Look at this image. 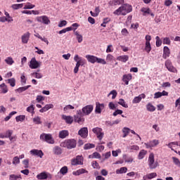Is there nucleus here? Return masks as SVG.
Segmentation results:
<instances>
[{"mask_svg": "<svg viewBox=\"0 0 180 180\" xmlns=\"http://www.w3.org/2000/svg\"><path fill=\"white\" fill-rule=\"evenodd\" d=\"M73 175L79 176L82 175V174H88V172L85 169H79L77 170L76 172H72Z\"/></svg>", "mask_w": 180, "mask_h": 180, "instance_id": "33", "label": "nucleus"}, {"mask_svg": "<svg viewBox=\"0 0 180 180\" xmlns=\"http://www.w3.org/2000/svg\"><path fill=\"white\" fill-rule=\"evenodd\" d=\"M92 131L94 134H96L97 139L98 140H102L103 139V136H105V133H103V129L101 127H95L92 129Z\"/></svg>", "mask_w": 180, "mask_h": 180, "instance_id": "5", "label": "nucleus"}, {"mask_svg": "<svg viewBox=\"0 0 180 180\" xmlns=\"http://www.w3.org/2000/svg\"><path fill=\"white\" fill-rule=\"evenodd\" d=\"M118 61H121L122 63H127L129 61V56L127 55H122L120 56L117 58Z\"/></svg>", "mask_w": 180, "mask_h": 180, "instance_id": "29", "label": "nucleus"}, {"mask_svg": "<svg viewBox=\"0 0 180 180\" xmlns=\"http://www.w3.org/2000/svg\"><path fill=\"white\" fill-rule=\"evenodd\" d=\"M68 174V167L67 166L63 167L60 171L55 176L56 179H61L64 175H67Z\"/></svg>", "mask_w": 180, "mask_h": 180, "instance_id": "7", "label": "nucleus"}, {"mask_svg": "<svg viewBox=\"0 0 180 180\" xmlns=\"http://www.w3.org/2000/svg\"><path fill=\"white\" fill-rule=\"evenodd\" d=\"M165 67L170 72H176V69L172 66V63L169 60H167L165 63Z\"/></svg>", "mask_w": 180, "mask_h": 180, "instance_id": "14", "label": "nucleus"}, {"mask_svg": "<svg viewBox=\"0 0 180 180\" xmlns=\"http://www.w3.org/2000/svg\"><path fill=\"white\" fill-rule=\"evenodd\" d=\"M112 157H117L119 154H122V150L117 149L112 151Z\"/></svg>", "mask_w": 180, "mask_h": 180, "instance_id": "55", "label": "nucleus"}, {"mask_svg": "<svg viewBox=\"0 0 180 180\" xmlns=\"http://www.w3.org/2000/svg\"><path fill=\"white\" fill-rule=\"evenodd\" d=\"M11 8L14 9V11H16L18 9H20L23 8V4H13L11 6Z\"/></svg>", "mask_w": 180, "mask_h": 180, "instance_id": "48", "label": "nucleus"}, {"mask_svg": "<svg viewBox=\"0 0 180 180\" xmlns=\"http://www.w3.org/2000/svg\"><path fill=\"white\" fill-rule=\"evenodd\" d=\"M62 119L67 124H72V122H74V117L70 115H62Z\"/></svg>", "mask_w": 180, "mask_h": 180, "instance_id": "18", "label": "nucleus"}, {"mask_svg": "<svg viewBox=\"0 0 180 180\" xmlns=\"http://www.w3.org/2000/svg\"><path fill=\"white\" fill-rule=\"evenodd\" d=\"M85 58L89 63H91V64H95L98 60V57L94 55H86Z\"/></svg>", "mask_w": 180, "mask_h": 180, "instance_id": "20", "label": "nucleus"}, {"mask_svg": "<svg viewBox=\"0 0 180 180\" xmlns=\"http://www.w3.org/2000/svg\"><path fill=\"white\" fill-rule=\"evenodd\" d=\"M110 95H112V99H115L116 96H117V91H116V90H112L108 94V96H110Z\"/></svg>", "mask_w": 180, "mask_h": 180, "instance_id": "56", "label": "nucleus"}, {"mask_svg": "<svg viewBox=\"0 0 180 180\" xmlns=\"http://www.w3.org/2000/svg\"><path fill=\"white\" fill-rule=\"evenodd\" d=\"M32 77H34V78H37V79H40L43 78V75L41 73L39 72H33L31 74Z\"/></svg>", "mask_w": 180, "mask_h": 180, "instance_id": "49", "label": "nucleus"}, {"mask_svg": "<svg viewBox=\"0 0 180 180\" xmlns=\"http://www.w3.org/2000/svg\"><path fill=\"white\" fill-rule=\"evenodd\" d=\"M70 135V132L68 130H62L59 131L58 137L59 139H65L66 137H68Z\"/></svg>", "mask_w": 180, "mask_h": 180, "instance_id": "27", "label": "nucleus"}, {"mask_svg": "<svg viewBox=\"0 0 180 180\" xmlns=\"http://www.w3.org/2000/svg\"><path fill=\"white\" fill-rule=\"evenodd\" d=\"M36 20L39 23H43V25H50L51 23V21L46 15L38 16L36 18Z\"/></svg>", "mask_w": 180, "mask_h": 180, "instance_id": "10", "label": "nucleus"}, {"mask_svg": "<svg viewBox=\"0 0 180 180\" xmlns=\"http://www.w3.org/2000/svg\"><path fill=\"white\" fill-rule=\"evenodd\" d=\"M30 86H31L30 85H27V86H25L22 87H19L15 91L17 92H18L19 94H22V92H25V91H27V89H29V88H30Z\"/></svg>", "mask_w": 180, "mask_h": 180, "instance_id": "36", "label": "nucleus"}, {"mask_svg": "<svg viewBox=\"0 0 180 180\" xmlns=\"http://www.w3.org/2000/svg\"><path fill=\"white\" fill-rule=\"evenodd\" d=\"M170 55H171V51L169 50V48H168V46H164L162 58L165 60H167V58H168V57H169Z\"/></svg>", "mask_w": 180, "mask_h": 180, "instance_id": "22", "label": "nucleus"}, {"mask_svg": "<svg viewBox=\"0 0 180 180\" xmlns=\"http://www.w3.org/2000/svg\"><path fill=\"white\" fill-rule=\"evenodd\" d=\"M141 99H146V94H141L138 96H136L132 100V103H140L141 102Z\"/></svg>", "mask_w": 180, "mask_h": 180, "instance_id": "19", "label": "nucleus"}, {"mask_svg": "<svg viewBox=\"0 0 180 180\" xmlns=\"http://www.w3.org/2000/svg\"><path fill=\"white\" fill-rule=\"evenodd\" d=\"M29 39H30V33L29 32H25L21 37L22 43L23 44H27Z\"/></svg>", "mask_w": 180, "mask_h": 180, "instance_id": "17", "label": "nucleus"}, {"mask_svg": "<svg viewBox=\"0 0 180 180\" xmlns=\"http://www.w3.org/2000/svg\"><path fill=\"white\" fill-rule=\"evenodd\" d=\"M133 78V76L131 74H127V75H124L122 76V81L124 82L125 85H129V82L131 81V79Z\"/></svg>", "mask_w": 180, "mask_h": 180, "instance_id": "25", "label": "nucleus"}, {"mask_svg": "<svg viewBox=\"0 0 180 180\" xmlns=\"http://www.w3.org/2000/svg\"><path fill=\"white\" fill-rule=\"evenodd\" d=\"M156 40V47H161V45L162 44V41L160 38V37L157 36L155 37Z\"/></svg>", "mask_w": 180, "mask_h": 180, "instance_id": "51", "label": "nucleus"}, {"mask_svg": "<svg viewBox=\"0 0 180 180\" xmlns=\"http://www.w3.org/2000/svg\"><path fill=\"white\" fill-rule=\"evenodd\" d=\"M31 155H36L37 157H39V158H43V151L41 150L33 149L30 151Z\"/></svg>", "mask_w": 180, "mask_h": 180, "instance_id": "15", "label": "nucleus"}, {"mask_svg": "<svg viewBox=\"0 0 180 180\" xmlns=\"http://www.w3.org/2000/svg\"><path fill=\"white\" fill-rule=\"evenodd\" d=\"M26 76H25V74H22L20 76V82L22 85H25L26 84Z\"/></svg>", "mask_w": 180, "mask_h": 180, "instance_id": "54", "label": "nucleus"}, {"mask_svg": "<svg viewBox=\"0 0 180 180\" xmlns=\"http://www.w3.org/2000/svg\"><path fill=\"white\" fill-rule=\"evenodd\" d=\"M146 110L148 112H155V106L153 105L151 103H148L146 105Z\"/></svg>", "mask_w": 180, "mask_h": 180, "instance_id": "35", "label": "nucleus"}, {"mask_svg": "<svg viewBox=\"0 0 180 180\" xmlns=\"http://www.w3.org/2000/svg\"><path fill=\"white\" fill-rule=\"evenodd\" d=\"M8 91V86L5 83L0 84V94H7Z\"/></svg>", "mask_w": 180, "mask_h": 180, "instance_id": "31", "label": "nucleus"}, {"mask_svg": "<svg viewBox=\"0 0 180 180\" xmlns=\"http://www.w3.org/2000/svg\"><path fill=\"white\" fill-rule=\"evenodd\" d=\"M175 106L176 108H177L178 110H180V97L177 100H176Z\"/></svg>", "mask_w": 180, "mask_h": 180, "instance_id": "64", "label": "nucleus"}, {"mask_svg": "<svg viewBox=\"0 0 180 180\" xmlns=\"http://www.w3.org/2000/svg\"><path fill=\"white\" fill-rule=\"evenodd\" d=\"M71 165H84V157L82 155H77L76 158L72 159Z\"/></svg>", "mask_w": 180, "mask_h": 180, "instance_id": "8", "label": "nucleus"}, {"mask_svg": "<svg viewBox=\"0 0 180 180\" xmlns=\"http://www.w3.org/2000/svg\"><path fill=\"white\" fill-rule=\"evenodd\" d=\"M96 63H98V64H103V65H106V60H105V59H102V58H98V57H97Z\"/></svg>", "mask_w": 180, "mask_h": 180, "instance_id": "61", "label": "nucleus"}, {"mask_svg": "<svg viewBox=\"0 0 180 180\" xmlns=\"http://www.w3.org/2000/svg\"><path fill=\"white\" fill-rule=\"evenodd\" d=\"M40 140L41 141H45L46 143H48V144H54V138H53V135L51 134H46L43 133L39 136Z\"/></svg>", "mask_w": 180, "mask_h": 180, "instance_id": "3", "label": "nucleus"}, {"mask_svg": "<svg viewBox=\"0 0 180 180\" xmlns=\"http://www.w3.org/2000/svg\"><path fill=\"white\" fill-rule=\"evenodd\" d=\"M37 179H40V180H44V179H51V178H53V176L50 173L44 172L39 174L37 176Z\"/></svg>", "mask_w": 180, "mask_h": 180, "instance_id": "11", "label": "nucleus"}, {"mask_svg": "<svg viewBox=\"0 0 180 180\" xmlns=\"http://www.w3.org/2000/svg\"><path fill=\"white\" fill-rule=\"evenodd\" d=\"M92 110H94V105H86L82 108V112L84 116H88V115H91V113H92Z\"/></svg>", "mask_w": 180, "mask_h": 180, "instance_id": "13", "label": "nucleus"}, {"mask_svg": "<svg viewBox=\"0 0 180 180\" xmlns=\"http://www.w3.org/2000/svg\"><path fill=\"white\" fill-rule=\"evenodd\" d=\"M126 172H127V167H124L116 170V174H126Z\"/></svg>", "mask_w": 180, "mask_h": 180, "instance_id": "46", "label": "nucleus"}, {"mask_svg": "<svg viewBox=\"0 0 180 180\" xmlns=\"http://www.w3.org/2000/svg\"><path fill=\"white\" fill-rule=\"evenodd\" d=\"M148 164L150 169H155L158 167V162H155V159H154V153H150L149 154Z\"/></svg>", "mask_w": 180, "mask_h": 180, "instance_id": "4", "label": "nucleus"}, {"mask_svg": "<svg viewBox=\"0 0 180 180\" xmlns=\"http://www.w3.org/2000/svg\"><path fill=\"white\" fill-rule=\"evenodd\" d=\"M34 37H37V39H39L41 41H44V43H46V44L49 45V39L44 37H41L40 34L36 33L34 34Z\"/></svg>", "mask_w": 180, "mask_h": 180, "instance_id": "28", "label": "nucleus"}, {"mask_svg": "<svg viewBox=\"0 0 180 180\" xmlns=\"http://www.w3.org/2000/svg\"><path fill=\"white\" fill-rule=\"evenodd\" d=\"M79 136H81L82 139H86L88 137V128L83 127L78 131Z\"/></svg>", "mask_w": 180, "mask_h": 180, "instance_id": "16", "label": "nucleus"}, {"mask_svg": "<svg viewBox=\"0 0 180 180\" xmlns=\"http://www.w3.org/2000/svg\"><path fill=\"white\" fill-rule=\"evenodd\" d=\"M53 151L56 155H61V154H63V149L59 146H55Z\"/></svg>", "mask_w": 180, "mask_h": 180, "instance_id": "30", "label": "nucleus"}, {"mask_svg": "<svg viewBox=\"0 0 180 180\" xmlns=\"http://www.w3.org/2000/svg\"><path fill=\"white\" fill-rule=\"evenodd\" d=\"M141 12L143 13V16H146V13L150 14V12H151V11L150 10L149 8L143 7L141 9Z\"/></svg>", "mask_w": 180, "mask_h": 180, "instance_id": "52", "label": "nucleus"}, {"mask_svg": "<svg viewBox=\"0 0 180 180\" xmlns=\"http://www.w3.org/2000/svg\"><path fill=\"white\" fill-rule=\"evenodd\" d=\"M122 4L121 0H112L110 1V4L112 6H116L117 5H120Z\"/></svg>", "mask_w": 180, "mask_h": 180, "instance_id": "50", "label": "nucleus"}, {"mask_svg": "<svg viewBox=\"0 0 180 180\" xmlns=\"http://www.w3.org/2000/svg\"><path fill=\"white\" fill-rule=\"evenodd\" d=\"M5 63H7L8 65H13L15 63V60H13V58L11 56L7 57L4 60Z\"/></svg>", "mask_w": 180, "mask_h": 180, "instance_id": "37", "label": "nucleus"}, {"mask_svg": "<svg viewBox=\"0 0 180 180\" xmlns=\"http://www.w3.org/2000/svg\"><path fill=\"white\" fill-rule=\"evenodd\" d=\"M146 155H147V150L144 149L141 150L138 155V160H143Z\"/></svg>", "mask_w": 180, "mask_h": 180, "instance_id": "32", "label": "nucleus"}, {"mask_svg": "<svg viewBox=\"0 0 180 180\" xmlns=\"http://www.w3.org/2000/svg\"><path fill=\"white\" fill-rule=\"evenodd\" d=\"M73 109H75V108L72 105H67L65 107L63 108V110L64 112H65V113H68L70 110H73Z\"/></svg>", "mask_w": 180, "mask_h": 180, "instance_id": "41", "label": "nucleus"}, {"mask_svg": "<svg viewBox=\"0 0 180 180\" xmlns=\"http://www.w3.org/2000/svg\"><path fill=\"white\" fill-rule=\"evenodd\" d=\"M172 160H173L174 164H175L176 165V167L180 168V161H179V159H178V158H176L175 157H173Z\"/></svg>", "mask_w": 180, "mask_h": 180, "instance_id": "59", "label": "nucleus"}, {"mask_svg": "<svg viewBox=\"0 0 180 180\" xmlns=\"http://www.w3.org/2000/svg\"><path fill=\"white\" fill-rule=\"evenodd\" d=\"M118 105H120L123 108H129V105L127 103H126V101H124V99L120 98L118 101Z\"/></svg>", "mask_w": 180, "mask_h": 180, "instance_id": "45", "label": "nucleus"}, {"mask_svg": "<svg viewBox=\"0 0 180 180\" xmlns=\"http://www.w3.org/2000/svg\"><path fill=\"white\" fill-rule=\"evenodd\" d=\"M103 109H105V104L101 103H96V109H95L96 113H101Z\"/></svg>", "mask_w": 180, "mask_h": 180, "instance_id": "23", "label": "nucleus"}, {"mask_svg": "<svg viewBox=\"0 0 180 180\" xmlns=\"http://www.w3.org/2000/svg\"><path fill=\"white\" fill-rule=\"evenodd\" d=\"M74 61H75L76 65L73 70L75 74H78V71H79V67H83L86 64V60L84 59L82 57H80L78 54H76L74 57Z\"/></svg>", "mask_w": 180, "mask_h": 180, "instance_id": "1", "label": "nucleus"}, {"mask_svg": "<svg viewBox=\"0 0 180 180\" xmlns=\"http://www.w3.org/2000/svg\"><path fill=\"white\" fill-rule=\"evenodd\" d=\"M160 144V141L158 139H153L150 141L148 143H145L144 145L146 146V148H153L154 147H157Z\"/></svg>", "mask_w": 180, "mask_h": 180, "instance_id": "12", "label": "nucleus"}, {"mask_svg": "<svg viewBox=\"0 0 180 180\" xmlns=\"http://www.w3.org/2000/svg\"><path fill=\"white\" fill-rule=\"evenodd\" d=\"M8 84H10L11 86H15L16 85V81L15 80L14 78L8 79Z\"/></svg>", "mask_w": 180, "mask_h": 180, "instance_id": "62", "label": "nucleus"}, {"mask_svg": "<svg viewBox=\"0 0 180 180\" xmlns=\"http://www.w3.org/2000/svg\"><path fill=\"white\" fill-rule=\"evenodd\" d=\"M18 179H22V176L20 175L11 174L9 176V180H18Z\"/></svg>", "mask_w": 180, "mask_h": 180, "instance_id": "43", "label": "nucleus"}, {"mask_svg": "<svg viewBox=\"0 0 180 180\" xmlns=\"http://www.w3.org/2000/svg\"><path fill=\"white\" fill-rule=\"evenodd\" d=\"M91 148H95V144L86 143L84 146V150H91Z\"/></svg>", "mask_w": 180, "mask_h": 180, "instance_id": "47", "label": "nucleus"}, {"mask_svg": "<svg viewBox=\"0 0 180 180\" xmlns=\"http://www.w3.org/2000/svg\"><path fill=\"white\" fill-rule=\"evenodd\" d=\"M145 40H146V43H145V48H144V51H146V53H150V51H151V44L150 43V41H151V37L150 35H146L145 37Z\"/></svg>", "mask_w": 180, "mask_h": 180, "instance_id": "9", "label": "nucleus"}, {"mask_svg": "<svg viewBox=\"0 0 180 180\" xmlns=\"http://www.w3.org/2000/svg\"><path fill=\"white\" fill-rule=\"evenodd\" d=\"M54 108V105L53 104H46L44 107L39 110L40 113H44V112H47V110H50V109H53Z\"/></svg>", "mask_w": 180, "mask_h": 180, "instance_id": "26", "label": "nucleus"}, {"mask_svg": "<svg viewBox=\"0 0 180 180\" xmlns=\"http://www.w3.org/2000/svg\"><path fill=\"white\" fill-rule=\"evenodd\" d=\"M36 6L34 4H32L30 3H27V4L25 5L24 9H33Z\"/></svg>", "mask_w": 180, "mask_h": 180, "instance_id": "57", "label": "nucleus"}, {"mask_svg": "<svg viewBox=\"0 0 180 180\" xmlns=\"http://www.w3.org/2000/svg\"><path fill=\"white\" fill-rule=\"evenodd\" d=\"M32 122L33 123H34V124H41V117L37 116V117H34L32 119Z\"/></svg>", "mask_w": 180, "mask_h": 180, "instance_id": "40", "label": "nucleus"}, {"mask_svg": "<svg viewBox=\"0 0 180 180\" xmlns=\"http://www.w3.org/2000/svg\"><path fill=\"white\" fill-rule=\"evenodd\" d=\"M113 15H115V16H120V15H122V16H126L125 14H124V8H123V6H121L117 10H115L113 12Z\"/></svg>", "mask_w": 180, "mask_h": 180, "instance_id": "21", "label": "nucleus"}, {"mask_svg": "<svg viewBox=\"0 0 180 180\" xmlns=\"http://www.w3.org/2000/svg\"><path fill=\"white\" fill-rule=\"evenodd\" d=\"M4 15H6V18L8 23H11V22H13V18L11 16V15H9V13H8V11H5Z\"/></svg>", "mask_w": 180, "mask_h": 180, "instance_id": "42", "label": "nucleus"}, {"mask_svg": "<svg viewBox=\"0 0 180 180\" xmlns=\"http://www.w3.org/2000/svg\"><path fill=\"white\" fill-rule=\"evenodd\" d=\"M84 121L85 120L84 118L78 117V115H75V122H76V123H79V124H82Z\"/></svg>", "mask_w": 180, "mask_h": 180, "instance_id": "38", "label": "nucleus"}, {"mask_svg": "<svg viewBox=\"0 0 180 180\" xmlns=\"http://www.w3.org/2000/svg\"><path fill=\"white\" fill-rule=\"evenodd\" d=\"M27 112H28V113H34V105H31L29 107H27Z\"/></svg>", "mask_w": 180, "mask_h": 180, "instance_id": "58", "label": "nucleus"}, {"mask_svg": "<svg viewBox=\"0 0 180 180\" xmlns=\"http://www.w3.org/2000/svg\"><path fill=\"white\" fill-rule=\"evenodd\" d=\"M60 147L68 148V150H72L77 147V140L74 139H66L60 143Z\"/></svg>", "mask_w": 180, "mask_h": 180, "instance_id": "2", "label": "nucleus"}, {"mask_svg": "<svg viewBox=\"0 0 180 180\" xmlns=\"http://www.w3.org/2000/svg\"><path fill=\"white\" fill-rule=\"evenodd\" d=\"M101 155L98 152H94L92 155H90L89 156V158H97L98 160H101Z\"/></svg>", "mask_w": 180, "mask_h": 180, "instance_id": "44", "label": "nucleus"}, {"mask_svg": "<svg viewBox=\"0 0 180 180\" xmlns=\"http://www.w3.org/2000/svg\"><path fill=\"white\" fill-rule=\"evenodd\" d=\"M155 176H157V173L155 172L150 173L146 175V178H148V179H153V178H155Z\"/></svg>", "mask_w": 180, "mask_h": 180, "instance_id": "60", "label": "nucleus"}, {"mask_svg": "<svg viewBox=\"0 0 180 180\" xmlns=\"http://www.w3.org/2000/svg\"><path fill=\"white\" fill-rule=\"evenodd\" d=\"M26 120V115H18L17 117H15V122H25V120Z\"/></svg>", "mask_w": 180, "mask_h": 180, "instance_id": "39", "label": "nucleus"}, {"mask_svg": "<svg viewBox=\"0 0 180 180\" xmlns=\"http://www.w3.org/2000/svg\"><path fill=\"white\" fill-rule=\"evenodd\" d=\"M13 165H18V164H20V159H19V157L15 156L13 158Z\"/></svg>", "mask_w": 180, "mask_h": 180, "instance_id": "53", "label": "nucleus"}, {"mask_svg": "<svg viewBox=\"0 0 180 180\" xmlns=\"http://www.w3.org/2000/svg\"><path fill=\"white\" fill-rule=\"evenodd\" d=\"M126 155H123V158L124 159L125 162H133V158H127Z\"/></svg>", "mask_w": 180, "mask_h": 180, "instance_id": "63", "label": "nucleus"}, {"mask_svg": "<svg viewBox=\"0 0 180 180\" xmlns=\"http://www.w3.org/2000/svg\"><path fill=\"white\" fill-rule=\"evenodd\" d=\"M122 8L124 9V13L125 15L127 13H130V12L133 11V7L130 4H124L122 5Z\"/></svg>", "mask_w": 180, "mask_h": 180, "instance_id": "24", "label": "nucleus"}, {"mask_svg": "<svg viewBox=\"0 0 180 180\" xmlns=\"http://www.w3.org/2000/svg\"><path fill=\"white\" fill-rule=\"evenodd\" d=\"M167 147H169V148H171L172 151H174V153H178V152L175 150H174V148L172 147H174V146H179V142L178 141H174V142H171L169 143H168Z\"/></svg>", "mask_w": 180, "mask_h": 180, "instance_id": "34", "label": "nucleus"}, {"mask_svg": "<svg viewBox=\"0 0 180 180\" xmlns=\"http://www.w3.org/2000/svg\"><path fill=\"white\" fill-rule=\"evenodd\" d=\"M41 65V62L37 61L36 58H32L31 60L30 61L29 67L31 70H36L37 68H40Z\"/></svg>", "mask_w": 180, "mask_h": 180, "instance_id": "6", "label": "nucleus"}]
</instances>
